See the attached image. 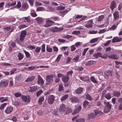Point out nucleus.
I'll return each instance as SVG.
<instances>
[{"instance_id":"1","label":"nucleus","mask_w":122,"mask_h":122,"mask_svg":"<svg viewBox=\"0 0 122 122\" xmlns=\"http://www.w3.org/2000/svg\"><path fill=\"white\" fill-rule=\"evenodd\" d=\"M104 103L105 106L104 108V112L105 113H108L110 111L112 105L109 102H104Z\"/></svg>"},{"instance_id":"2","label":"nucleus","mask_w":122,"mask_h":122,"mask_svg":"<svg viewBox=\"0 0 122 122\" xmlns=\"http://www.w3.org/2000/svg\"><path fill=\"white\" fill-rule=\"evenodd\" d=\"M55 76V74H53L51 75H48L46 77V83L48 84H50L53 82V77Z\"/></svg>"},{"instance_id":"3","label":"nucleus","mask_w":122,"mask_h":122,"mask_svg":"<svg viewBox=\"0 0 122 122\" xmlns=\"http://www.w3.org/2000/svg\"><path fill=\"white\" fill-rule=\"evenodd\" d=\"M55 96L53 95H49L47 98L48 103L50 104H53L55 101Z\"/></svg>"},{"instance_id":"4","label":"nucleus","mask_w":122,"mask_h":122,"mask_svg":"<svg viewBox=\"0 0 122 122\" xmlns=\"http://www.w3.org/2000/svg\"><path fill=\"white\" fill-rule=\"evenodd\" d=\"M29 97L30 96L29 95H28L27 96L22 95L21 97V98L24 102L28 103L30 102V100Z\"/></svg>"},{"instance_id":"5","label":"nucleus","mask_w":122,"mask_h":122,"mask_svg":"<svg viewBox=\"0 0 122 122\" xmlns=\"http://www.w3.org/2000/svg\"><path fill=\"white\" fill-rule=\"evenodd\" d=\"M26 33L27 32L25 30H24L21 32L20 36V41H23Z\"/></svg>"},{"instance_id":"6","label":"nucleus","mask_w":122,"mask_h":122,"mask_svg":"<svg viewBox=\"0 0 122 122\" xmlns=\"http://www.w3.org/2000/svg\"><path fill=\"white\" fill-rule=\"evenodd\" d=\"M65 105L63 104H62L60 106L59 108V111L61 112H63L64 114H65V112L66 110V108L65 107Z\"/></svg>"},{"instance_id":"7","label":"nucleus","mask_w":122,"mask_h":122,"mask_svg":"<svg viewBox=\"0 0 122 122\" xmlns=\"http://www.w3.org/2000/svg\"><path fill=\"white\" fill-rule=\"evenodd\" d=\"M54 23V22L51 20H48L46 21V24L44 25V26L45 27L50 26Z\"/></svg>"},{"instance_id":"8","label":"nucleus","mask_w":122,"mask_h":122,"mask_svg":"<svg viewBox=\"0 0 122 122\" xmlns=\"http://www.w3.org/2000/svg\"><path fill=\"white\" fill-rule=\"evenodd\" d=\"M9 81L6 80L4 81H1L0 82V85L2 87H6L8 85Z\"/></svg>"},{"instance_id":"9","label":"nucleus","mask_w":122,"mask_h":122,"mask_svg":"<svg viewBox=\"0 0 122 122\" xmlns=\"http://www.w3.org/2000/svg\"><path fill=\"white\" fill-rule=\"evenodd\" d=\"M63 29L62 28H58L57 27L51 28V30L52 32H59L62 31L63 30Z\"/></svg>"},{"instance_id":"10","label":"nucleus","mask_w":122,"mask_h":122,"mask_svg":"<svg viewBox=\"0 0 122 122\" xmlns=\"http://www.w3.org/2000/svg\"><path fill=\"white\" fill-rule=\"evenodd\" d=\"M22 7L23 9L22 10L26 11L28 9L29 6L28 3L26 2H25L22 4Z\"/></svg>"},{"instance_id":"11","label":"nucleus","mask_w":122,"mask_h":122,"mask_svg":"<svg viewBox=\"0 0 122 122\" xmlns=\"http://www.w3.org/2000/svg\"><path fill=\"white\" fill-rule=\"evenodd\" d=\"M81 107L80 105H79L78 107H76L75 109L74 110L72 114H74L76 113H78L81 110Z\"/></svg>"},{"instance_id":"12","label":"nucleus","mask_w":122,"mask_h":122,"mask_svg":"<svg viewBox=\"0 0 122 122\" xmlns=\"http://www.w3.org/2000/svg\"><path fill=\"white\" fill-rule=\"evenodd\" d=\"M38 83L40 85H43L44 84V81L40 75H38Z\"/></svg>"},{"instance_id":"13","label":"nucleus","mask_w":122,"mask_h":122,"mask_svg":"<svg viewBox=\"0 0 122 122\" xmlns=\"http://www.w3.org/2000/svg\"><path fill=\"white\" fill-rule=\"evenodd\" d=\"M108 57L109 58L116 60L118 59L119 58L118 56L115 54L110 55Z\"/></svg>"},{"instance_id":"14","label":"nucleus","mask_w":122,"mask_h":122,"mask_svg":"<svg viewBox=\"0 0 122 122\" xmlns=\"http://www.w3.org/2000/svg\"><path fill=\"white\" fill-rule=\"evenodd\" d=\"M116 7V4L115 2L114 1H112L111 3L110 6V8L112 10H113Z\"/></svg>"},{"instance_id":"15","label":"nucleus","mask_w":122,"mask_h":122,"mask_svg":"<svg viewBox=\"0 0 122 122\" xmlns=\"http://www.w3.org/2000/svg\"><path fill=\"white\" fill-rule=\"evenodd\" d=\"M119 12L117 11H115L113 14L114 20L115 21L119 18Z\"/></svg>"},{"instance_id":"16","label":"nucleus","mask_w":122,"mask_h":122,"mask_svg":"<svg viewBox=\"0 0 122 122\" xmlns=\"http://www.w3.org/2000/svg\"><path fill=\"white\" fill-rule=\"evenodd\" d=\"M69 79V76L65 75L62 77V80L64 83L67 82L68 81Z\"/></svg>"},{"instance_id":"17","label":"nucleus","mask_w":122,"mask_h":122,"mask_svg":"<svg viewBox=\"0 0 122 122\" xmlns=\"http://www.w3.org/2000/svg\"><path fill=\"white\" fill-rule=\"evenodd\" d=\"M13 110V108L11 107H7L5 110V112L6 113L9 114Z\"/></svg>"},{"instance_id":"18","label":"nucleus","mask_w":122,"mask_h":122,"mask_svg":"<svg viewBox=\"0 0 122 122\" xmlns=\"http://www.w3.org/2000/svg\"><path fill=\"white\" fill-rule=\"evenodd\" d=\"M70 100L73 103H78L79 102V100L76 97H72L70 98Z\"/></svg>"},{"instance_id":"19","label":"nucleus","mask_w":122,"mask_h":122,"mask_svg":"<svg viewBox=\"0 0 122 122\" xmlns=\"http://www.w3.org/2000/svg\"><path fill=\"white\" fill-rule=\"evenodd\" d=\"M122 40V38H119L118 37H114L112 39V43H115V42H118L121 41Z\"/></svg>"},{"instance_id":"20","label":"nucleus","mask_w":122,"mask_h":122,"mask_svg":"<svg viewBox=\"0 0 122 122\" xmlns=\"http://www.w3.org/2000/svg\"><path fill=\"white\" fill-rule=\"evenodd\" d=\"M87 119L89 120L94 118L95 115L94 113H91L87 115Z\"/></svg>"},{"instance_id":"21","label":"nucleus","mask_w":122,"mask_h":122,"mask_svg":"<svg viewBox=\"0 0 122 122\" xmlns=\"http://www.w3.org/2000/svg\"><path fill=\"white\" fill-rule=\"evenodd\" d=\"M89 102L87 101H85L84 102L83 106L86 109H88L91 106L90 105H89L88 106V105Z\"/></svg>"},{"instance_id":"22","label":"nucleus","mask_w":122,"mask_h":122,"mask_svg":"<svg viewBox=\"0 0 122 122\" xmlns=\"http://www.w3.org/2000/svg\"><path fill=\"white\" fill-rule=\"evenodd\" d=\"M93 20H89L87 24L85 25V26L87 28L91 27L92 26Z\"/></svg>"},{"instance_id":"23","label":"nucleus","mask_w":122,"mask_h":122,"mask_svg":"<svg viewBox=\"0 0 122 122\" xmlns=\"http://www.w3.org/2000/svg\"><path fill=\"white\" fill-rule=\"evenodd\" d=\"M113 95L115 97H118L120 96L121 94L120 92L117 91H115L113 92Z\"/></svg>"},{"instance_id":"24","label":"nucleus","mask_w":122,"mask_h":122,"mask_svg":"<svg viewBox=\"0 0 122 122\" xmlns=\"http://www.w3.org/2000/svg\"><path fill=\"white\" fill-rule=\"evenodd\" d=\"M102 53H101L100 52H97V53H95L93 55V56L95 58H96V59H97L98 57H101L102 58H106V57H104L103 56H101V54Z\"/></svg>"},{"instance_id":"25","label":"nucleus","mask_w":122,"mask_h":122,"mask_svg":"<svg viewBox=\"0 0 122 122\" xmlns=\"http://www.w3.org/2000/svg\"><path fill=\"white\" fill-rule=\"evenodd\" d=\"M35 78V76H31L30 77H28L25 80V81L27 82H30L33 81Z\"/></svg>"},{"instance_id":"26","label":"nucleus","mask_w":122,"mask_h":122,"mask_svg":"<svg viewBox=\"0 0 122 122\" xmlns=\"http://www.w3.org/2000/svg\"><path fill=\"white\" fill-rule=\"evenodd\" d=\"M83 90V88L79 87V88L76 90L75 92L77 94H79L82 93Z\"/></svg>"},{"instance_id":"27","label":"nucleus","mask_w":122,"mask_h":122,"mask_svg":"<svg viewBox=\"0 0 122 122\" xmlns=\"http://www.w3.org/2000/svg\"><path fill=\"white\" fill-rule=\"evenodd\" d=\"M36 21L37 23L38 24L41 23L43 21V18L40 17L37 18L36 19Z\"/></svg>"},{"instance_id":"28","label":"nucleus","mask_w":122,"mask_h":122,"mask_svg":"<svg viewBox=\"0 0 122 122\" xmlns=\"http://www.w3.org/2000/svg\"><path fill=\"white\" fill-rule=\"evenodd\" d=\"M68 12V11L67 10H65L60 11L59 12V15L62 17H63Z\"/></svg>"},{"instance_id":"29","label":"nucleus","mask_w":122,"mask_h":122,"mask_svg":"<svg viewBox=\"0 0 122 122\" xmlns=\"http://www.w3.org/2000/svg\"><path fill=\"white\" fill-rule=\"evenodd\" d=\"M30 89L29 90V91L32 92L35 91L37 88V86H31L30 88Z\"/></svg>"},{"instance_id":"30","label":"nucleus","mask_w":122,"mask_h":122,"mask_svg":"<svg viewBox=\"0 0 122 122\" xmlns=\"http://www.w3.org/2000/svg\"><path fill=\"white\" fill-rule=\"evenodd\" d=\"M94 112L95 116L101 115L102 113V112L100 111L98 109L95 110H94Z\"/></svg>"},{"instance_id":"31","label":"nucleus","mask_w":122,"mask_h":122,"mask_svg":"<svg viewBox=\"0 0 122 122\" xmlns=\"http://www.w3.org/2000/svg\"><path fill=\"white\" fill-rule=\"evenodd\" d=\"M64 90V87L63 85L61 83L59 84V89L58 91L59 92L63 91Z\"/></svg>"},{"instance_id":"32","label":"nucleus","mask_w":122,"mask_h":122,"mask_svg":"<svg viewBox=\"0 0 122 122\" xmlns=\"http://www.w3.org/2000/svg\"><path fill=\"white\" fill-rule=\"evenodd\" d=\"M96 63L95 61H88L87 62H86L85 64V66H89L92 65L93 64L95 63Z\"/></svg>"},{"instance_id":"33","label":"nucleus","mask_w":122,"mask_h":122,"mask_svg":"<svg viewBox=\"0 0 122 122\" xmlns=\"http://www.w3.org/2000/svg\"><path fill=\"white\" fill-rule=\"evenodd\" d=\"M19 60H21L23 58V55L20 52L18 53L17 56Z\"/></svg>"},{"instance_id":"34","label":"nucleus","mask_w":122,"mask_h":122,"mask_svg":"<svg viewBox=\"0 0 122 122\" xmlns=\"http://www.w3.org/2000/svg\"><path fill=\"white\" fill-rule=\"evenodd\" d=\"M105 97L107 99L109 100L112 97L111 94L110 92H109L105 94Z\"/></svg>"},{"instance_id":"35","label":"nucleus","mask_w":122,"mask_h":122,"mask_svg":"<svg viewBox=\"0 0 122 122\" xmlns=\"http://www.w3.org/2000/svg\"><path fill=\"white\" fill-rule=\"evenodd\" d=\"M90 79L94 83H96L97 84H98V82L95 79V77H93V76H91L90 77Z\"/></svg>"},{"instance_id":"36","label":"nucleus","mask_w":122,"mask_h":122,"mask_svg":"<svg viewBox=\"0 0 122 122\" xmlns=\"http://www.w3.org/2000/svg\"><path fill=\"white\" fill-rule=\"evenodd\" d=\"M72 109L71 108L68 107L67 110H66V111L65 114H67L68 113H71L72 112Z\"/></svg>"},{"instance_id":"37","label":"nucleus","mask_w":122,"mask_h":122,"mask_svg":"<svg viewBox=\"0 0 122 122\" xmlns=\"http://www.w3.org/2000/svg\"><path fill=\"white\" fill-rule=\"evenodd\" d=\"M85 97L87 100L90 101L92 99V98L91 96L88 93H87L85 95Z\"/></svg>"},{"instance_id":"38","label":"nucleus","mask_w":122,"mask_h":122,"mask_svg":"<svg viewBox=\"0 0 122 122\" xmlns=\"http://www.w3.org/2000/svg\"><path fill=\"white\" fill-rule=\"evenodd\" d=\"M68 96V95H65L61 98V101H65L66 99Z\"/></svg>"},{"instance_id":"39","label":"nucleus","mask_w":122,"mask_h":122,"mask_svg":"<svg viewBox=\"0 0 122 122\" xmlns=\"http://www.w3.org/2000/svg\"><path fill=\"white\" fill-rule=\"evenodd\" d=\"M98 39L99 38L98 37L92 39L90 41V42L91 43H94L97 41Z\"/></svg>"},{"instance_id":"40","label":"nucleus","mask_w":122,"mask_h":122,"mask_svg":"<svg viewBox=\"0 0 122 122\" xmlns=\"http://www.w3.org/2000/svg\"><path fill=\"white\" fill-rule=\"evenodd\" d=\"M111 73V71H110L109 70L107 71H106L105 72V77H107L109 76L110 75V74Z\"/></svg>"},{"instance_id":"41","label":"nucleus","mask_w":122,"mask_h":122,"mask_svg":"<svg viewBox=\"0 0 122 122\" xmlns=\"http://www.w3.org/2000/svg\"><path fill=\"white\" fill-rule=\"evenodd\" d=\"M104 15H101L99 16L97 18V20L98 21H100L102 20L104 18Z\"/></svg>"},{"instance_id":"42","label":"nucleus","mask_w":122,"mask_h":122,"mask_svg":"<svg viewBox=\"0 0 122 122\" xmlns=\"http://www.w3.org/2000/svg\"><path fill=\"white\" fill-rule=\"evenodd\" d=\"M80 79L81 80L84 81H86L88 80V77H80Z\"/></svg>"},{"instance_id":"43","label":"nucleus","mask_w":122,"mask_h":122,"mask_svg":"<svg viewBox=\"0 0 122 122\" xmlns=\"http://www.w3.org/2000/svg\"><path fill=\"white\" fill-rule=\"evenodd\" d=\"M46 51L48 52H51L52 51V49L48 45H47L46 46Z\"/></svg>"},{"instance_id":"44","label":"nucleus","mask_w":122,"mask_h":122,"mask_svg":"<svg viewBox=\"0 0 122 122\" xmlns=\"http://www.w3.org/2000/svg\"><path fill=\"white\" fill-rule=\"evenodd\" d=\"M23 51L25 54L26 57L27 58L29 57L30 55L29 53L24 50H23Z\"/></svg>"},{"instance_id":"45","label":"nucleus","mask_w":122,"mask_h":122,"mask_svg":"<svg viewBox=\"0 0 122 122\" xmlns=\"http://www.w3.org/2000/svg\"><path fill=\"white\" fill-rule=\"evenodd\" d=\"M14 95L16 97H21L22 96L21 94L19 92L15 93Z\"/></svg>"},{"instance_id":"46","label":"nucleus","mask_w":122,"mask_h":122,"mask_svg":"<svg viewBox=\"0 0 122 122\" xmlns=\"http://www.w3.org/2000/svg\"><path fill=\"white\" fill-rule=\"evenodd\" d=\"M65 9V7L63 6H58L57 7V9L58 10H62L64 9Z\"/></svg>"},{"instance_id":"47","label":"nucleus","mask_w":122,"mask_h":122,"mask_svg":"<svg viewBox=\"0 0 122 122\" xmlns=\"http://www.w3.org/2000/svg\"><path fill=\"white\" fill-rule=\"evenodd\" d=\"M27 47L29 50H32L36 48L35 46L30 45L28 46H27Z\"/></svg>"},{"instance_id":"48","label":"nucleus","mask_w":122,"mask_h":122,"mask_svg":"<svg viewBox=\"0 0 122 122\" xmlns=\"http://www.w3.org/2000/svg\"><path fill=\"white\" fill-rule=\"evenodd\" d=\"M54 21H55L57 20H60V19L58 16H55L51 18Z\"/></svg>"},{"instance_id":"49","label":"nucleus","mask_w":122,"mask_h":122,"mask_svg":"<svg viewBox=\"0 0 122 122\" xmlns=\"http://www.w3.org/2000/svg\"><path fill=\"white\" fill-rule=\"evenodd\" d=\"M62 55L61 54H59L57 56L56 59V60L55 61L56 62H58L61 59Z\"/></svg>"},{"instance_id":"50","label":"nucleus","mask_w":122,"mask_h":122,"mask_svg":"<svg viewBox=\"0 0 122 122\" xmlns=\"http://www.w3.org/2000/svg\"><path fill=\"white\" fill-rule=\"evenodd\" d=\"M41 47H37L36 49L35 50V51L37 53H39L41 50Z\"/></svg>"},{"instance_id":"51","label":"nucleus","mask_w":122,"mask_h":122,"mask_svg":"<svg viewBox=\"0 0 122 122\" xmlns=\"http://www.w3.org/2000/svg\"><path fill=\"white\" fill-rule=\"evenodd\" d=\"M85 120L83 118L75 120V122H84Z\"/></svg>"},{"instance_id":"52","label":"nucleus","mask_w":122,"mask_h":122,"mask_svg":"<svg viewBox=\"0 0 122 122\" xmlns=\"http://www.w3.org/2000/svg\"><path fill=\"white\" fill-rule=\"evenodd\" d=\"M21 6V4L20 2H18L17 4L15 6V8H17L19 9L20 8Z\"/></svg>"},{"instance_id":"53","label":"nucleus","mask_w":122,"mask_h":122,"mask_svg":"<svg viewBox=\"0 0 122 122\" xmlns=\"http://www.w3.org/2000/svg\"><path fill=\"white\" fill-rule=\"evenodd\" d=\"M44 100V96H42L39 98V102L40 104H41V102H43Z\"/></svg>"},{"instance_id":"54","label":"nucleus","mask_w":122,"mask_h":122,"mask_svg":"<svg viewBox=\"0 0 122 122\" xmlns=\"http://www.w3.org/2000/svg\"><path fill=\"white\" fill-rule=\"evenodd\" d=\"M43 92V91L41 90H40L38 91L36 93L37 96L38 97H39V96Z\"/></svg>"},{"instance_id":"55","label":"nucleus","mask_w":122,"mask_h":122,"mask_svg":"<svg viewBox=\"0 0 122 122\" xmlns=\"http://www.w3.org/2000/svg\"><path fill=\"white\" fill-rule=\"evenodd\" d=\"M45 45L44 44H43L41 46V50L42 52H44L45 51Z\"/></svg>"},{"instance_id":"56","label":"nucleus","mask_w":122,"mask_h":122,"mask_svg":"<svg viewBox=\"0 0 122 122\" xmlns=\"http://www.w3.org/2000/svg\"><path fill=\"white\" fill-rule=\"evenodd\" d=\"M117 25L115 24H114L111 27L109 28V29L111 30H113L115 29L117 27Z\"/></svg>"},{"instance_id":"57","label":"nucleus","mask_w":122,"mask_h":122,"mask_svg":"<svg viewBox=\"0 0 122 122\" xmlns=\"http://www.w3.org/2000/svg\"><path fill=\"white\" fill-rule=\"evenodd\" d=\"M58 112L57 109H55L53 112V114L56 115H58Z\"/></svg>"},{"instance_id":"58","label":"nucleus","mask_w":122,"mask_h":122,"mask_svg":"<svg viewBox=\"0 0 122 122\" xmlns=\"http://www.w3.org/2000/svg\"><path fill=\"white\" fill-rule=\"evenodd\" d=\"M7 104V103H5L1 105L0 107V109L2 110L3 109L4 107L6 106Z\"/></svg>"},{"instance_id":"59","label":"nucleus","mask_w":122,"mask_h":122,"mask_svg":"<svg viewBox=\"0 0 122 122\" xmlns=\"http://www.w3.org/2000/svg\"><path fill=\"white\" fill-rule=\"evenodd\" d=\"M26 27L25 25H19V26L18 27L19 28V29H22L23 28Z\"/></svg>"},{"instance_id":"60","label":"nucleus","mask_w":122,"mask_h":122,"mask_svg":"<svg viewBox=\"0 0 122 122\" xmlns=\"http://www.w3.org/2000/svg\"><path fill=\"white\" fill-rule=\"evenodd\" d=\"M79 58V55H78L77 56L74 57L73 59V60H74L76 62H77L78 61Z\"/></svg>"},{"instance_id":"61","label":"nucleus","mask_w":122,"mask_h":122,"mask_svg":"<svg viewBox=\"0 0 122 122\" xmlns=\"http://www.w3.org/2000/svg\"><path fill=\"white\" fill-rule=\"evenodd\" d=\"M84 69V68L82 67H78L76 68V70L78 71H81Z\"/></svg>"},{"instance_id":"62","label":"nucleus","mask_w":122,"mask_h":122,"mask_svg":"<svg viewBox=\"0 0 122 122\" xmlns=\"http://www.w3.org/2000/svg\"><path fill=\"white\" fill-rule=\"evenodd\" d=\"M55 79L54 80V81L56 83H57L59 82L60 80V79L57 77H55Z\"/></svg>"},{"instance_id":"63","label":"nucleus","mask_w":122,"mask_h":122,"mask_svg":"<svg viewBox=\"0 0 122 122\" xmlns=\"http://www.w3.org/2000/svg\"><path fill=\"white\" fill-rule=\"evenodd\" d=\"M71 51H74L76 49V48L74 45H72L71 46Z\"/></svg>"},{"instance_id":"64","label":"nucleus","mask_w":122,"mask_h":122,"mask_svg":"<svg viewBox=\"0 0 122 122\" xmlns=\"http://www.w3.org/2000/svg\"><path fill=\"white\" fill-rule=\"evenodd\" d=\"M44 10V8L43 7H40L38 8L37 9V11H43Z\"/></svg>"}]
</instances>
